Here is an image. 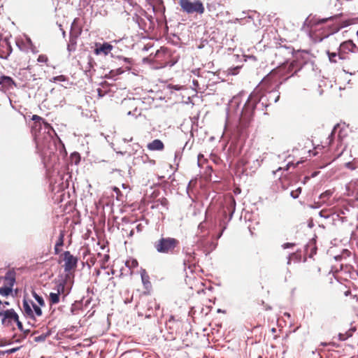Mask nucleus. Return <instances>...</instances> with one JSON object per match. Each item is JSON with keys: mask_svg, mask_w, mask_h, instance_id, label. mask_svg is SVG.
<instances>
[{"mask_svg": "<svg viewBox=\"0 0 358 358\" xmlns=\"http://www.w3.org/2000/svg\"><path fill=\"white\" fill-rule=\"evenodd\" d=\"M357 50H358V48H357Z\"/></svg>", "mask_w": 358, "mask_h": 358, "instance_id": "53", "label": "nucleus"}, {"mask_svg": "<svg viewBox=\"0 0 358 358\" xmlns=\"http://www.w3.org/2000/svg\"><path fill=\"white\" fill-rule=\"evenodd\" d=\"M52 79H53L54 82H57V81L64 82L67 80L66 77L63 75L55 76Z\"/></svg>", "mask_w": 358, "mask_h": 358, "instance_id": "29", "label": "nucleus"}, {"mask_svg": "<svg viewBox=\"0 0 358 358\" xmlns=\"http://www.w3.org/2000/svg\"><path fill=\"white\" fill-rule=\"evenodd\" d=\"M332 19H333V17H327V18L315 20L314 21L313 24L315 26H320V25L323 24L329 21H331Z\"/></svg>", "mask_w": 358, "mask_h": 358, "instance_id": "21", "label": "nucleus"}, {"mask_svg": "<svg viewBox=\"0 0 358 358\" xmlns=\"http://www.w3.org/2000/svg\"><path fill=\"white\" fill-rule=\"evenodd\" d=\"M113 192H115L116 193L117 199L120 200L122 196V194L121 191L119 189V188L117 187H113Z\"/></svg>", "mask_w": 358, "mask_h": 358, "instance_id": "27", "label": "nucleus"}, {"mask_svg": "<svg viewBox=\"0 0 358 358\" xmlns=\"http://www.w3.org/2000/svg\"><path fill=\"white\" fill-rule=\"evenodd\" d=\"M297 70H295L294 73L291 74V76H294L296 73Z\"/></svg>", "mask_w": 358, "mask_h": 358, "instance_id": "44", "label": "nucleus"}, {"mask_svg": "<svg viewBox=\"0 0 358 358\" xmlns=\"http://www.w3.org/2000/svg\"><path fill=\"white\" fill-rule=\"evenodd\" d=\"M290 166H294V167L295 166L292 163H288L287 164L286 168L285 169V170H288L290 168Z\"/></svg>", "mask_w": 358, "mask_h": 358, "instance_id": "36", "label": "nucleus"}, {"mask_svg": "<svg viewBox=\"0 0 358 358\" xmlns=\"http://www.w3.org/2000/svg\"><path fill=\"white\" fill-rule=\"evenodd\" d=\"M328 27L329 28V30L324 34L325 36L332 34L339 30V27L337 25H329Z\"/></svg>", "mask_w": 358, "mask_h": 358, "instance_id": "23", "label": "nucleus"}, {"mask_svg": "<svg viewBox=\"0 0 358 358\" xmlns=\"http://www.w3.org/2000/svg\"><path fill=\"white\" fill-rule=\"evenodd\" d=\"M202 156L203 155H199V157H200V158H202Z\"/></svg>", "mask_w": 358, "mask_h": 358, "instance_id": "51", "label": "nucleus"}, {"mask_svg": "<svg viewBox=\"0 0 358 358\" xmlns=\"http://www.w3.org/2000/svg\"><path fill=\"white\" fill-rule=\"evenodd\" d=\"M238 192H240V189H237L236 191H235V193H237Z\"/></svg>", "mask_w": 358, "mask_h": 358, "instance_id": "47", "label": "nucleus"}, {"mask_svg": "<svg viewBox=\"0 0 358 358\" xmlns=\"http://www.w3.org/2000/svg\"><path fill=\"white\" fill-rule=\"evenodd\" d=\"M227 208L230 211V215L231 216L236 209V201L232 196L227 201Z\"/></svg>", "mask_w": 358, "mask_h": 358, "instance_id": "15", "label": "nucleus"}, {"mask_svg": "<svg viewBox=\"0 0 358 358\" xmlns=\"http://www.w3.org/2000/svg\"><path fill=\"white\" fill-rule=\"evenodd\" d=\"M14 323H16L18 329L20 331H23V325H22V323L19 320V317H17V321H15Z\"/></svg>", "mask_w": 358, "mask_h": 358, "instance_id": "32", "label": "nucleus"}, {"mask_svg": "<svg viewBox=\"0 0 358 358\" xmlns=\"http://www.w3.org/2000/svg\"><path fill=\"white\" fill-rule=\"evenodd\" d=\"M339 336H340V339H341V340H345V338H345V337H344V336H343V335H342V334H340V335H339Z\"/></svg>", "mask_w": 358, "mask_h": 358, "instance_id": "39", "label": "nucleus"}, {"mask_svg": "<svg viewBox=\"0 0 358 358\" xmlns=\"http://www.w3.org/2000/svg\"><path fill=\"white\" fill-rule=\"evenodd\" d=\"M81 31H82V30H81V29H80V28H78V31H77V33H76V35H77V34H80L81 33Z\"/></svg>", "mask_w": 358, "mask_h": 358, "instance_id": "42", "label": "nucleus"}, {"mask_svg": "<svg viewBox=\"0 0 358 358\" xmlns=\"http://www.w3.org/2000/svg\"><path fill=\"white\" fill-rule=\"evenodd\" d=\"M202 156L203 155H199V157H200V158H202Z\"/></svg>", "mask_w": 358, "mask_h": 358, "instance_id": "50", "label": "nucleus"}, {"mask_svg": "<svg viewBox=\"0 0 358 358\" xmlns=\"http://www.w3.org/2000/svg\"><path fill=\"white\" fill-rule=\"evenodd\" d=\"M42 122H34L32 126V131L34 133V139L36 141V149L38 152H43L45 150V143H41L40 139L36 136V131L41 128Z\"/></svg>", "mask_w": 358, "mask_h": 358, "instance_id": "11", "label": "nucleus"}, {"mask_svg": "<svg viewBox=\"0 0 358 358\" xmlns=\"http://www.w3.org/2000/svg\"><path fill=\"white\" fill-rule=\"evenodd\" d=\"M0 280H3L4 285L0 287V295L8 296L13 292L16 281V273L14 269L8 270L4 276H0Z\"/></svg>", "mask_w": 358, "mask_h": 358, "instance_id": "3", "label": "nucleus"}, {"mask_svg": "<svg viewBox=\"0 0 358 358\" xmlns=\"http://www.w3.org/2000/svg\"><path fill=\"white\" fill-rule=\"evenodd\" d=\"M327 55H328L329 59L331 62H332V63L337 62L336 57H338V52H330L329 50H327Z\"/></svg>", "mask_w": 358, "mask_h": 358, "instance_id": "17", "label": "nucleus"}, {"mask_svg": "<svg viewBox=\"0 0 358 358\" xmlns=\"http://www.w3.org/2000/svg\"><path fill=\"white\" fill-rule=\"evenodd\" d=\"M332 194V192L331 190H327L326 192H324V193H322L320 196V197L322 199H324V198H329V196H331Z\"/></svg>", "mask_w": 358, "mask_h": 358, "instance_id": "31", "label": "nucleus"}, {"mask_svg": "<svg viewBox=\"0 0 358 358\" xmlns=\"http://www.w3.org/2000/svg\"><path fill=\"white\" fill-rule=\"evenodd\" d=\"M69 278L65 276V279L59 281L56 286L57 293L59 294L62 297L63 301L65 299L66 296L70 293L71 287L68 286L67 280Z\"/></svg>", "mask_w": 358, "mask_h": 358, "instance_id": "8", "label": "nucleus"}, {"mask_svg": "<svg viewBox=\"0 0 358 358\" xmlns=\"http://www.w3.org/2000/svg\"><path fill=\"white\" fill-rule=\"evenodd\" d=\"M356 45L352 41H347L341 43L338 48V58L340 59H345V55L349 52H355L357 49Z\"/></svg>", "mask_w": 358, "mask_h": 358, "instance_id": "7", "label": "nucleus"}, {"mask_svg": "<svg viewBox=\"0 0 358 358\" xmlns=\"http://www.w3.org/2000/svg\"><path fill=\"white\" fill-rule=\"evenodd\" d=\"M295 64L292 62L290 64H284L282 66H280L274 69H273L264 78L265 80H271L273 78L279 75L280 76H286L294 70Z\"/></svg>", "mask_w": 358, "mask_h": 358, "instance_id": "5", "label": "nucleus"}, {"mask_svg": "<svg viewBox=\"0 0 358 358\" xmlns=\"http://www.w3.org/2000/svg\"><path fill=\"white\" fill-rule=\"evenodd\" d=\"M140 226H141V225H140V224H138V227H137V228H138V230L140 229Z\"/></svg>", "mask_w": 358, "mask_h": 358, "instance_id": "49", "label": "nucleus"}, {"mask_svg": "<svg viewBox=\"0 0 358 358\" xmlns=\"http://www.w3.org/2000/svg\"><path fill=\"white\" fill-rule=\"evenodd\" d=\"M70 159L72 163H74L76 165H78L80 162L81 157L78 152H75L71 155Z\"/></svg>", "mask_w": 358, "mask_h": 358, "instance_id": "19", "label": "nucleus"}, {"mask_svg": "<svg viewBox=\"0 0 358 358\" xmlns=\"http://www.w3.org/2000/svg\"><path fill=\"white\" fill-rule=\"evenodd\" d=\"M122 73H123V71L121 69H118L115 71L114 70L110 71L109 74L110 78H113L117 75L121 74Z\"/></svg>", "mask_w": 358, "mask_h": 358, "instance_id": "28", "label": "nucleus"}, {"mask_svg": "<svg viewBox=\"0 0 358 358\" xmlns=\"http://www.w3.org/2000/svg\"><path fill=\"white\" fill-rule=\"evenodd\" d=\"M16 87V83L12 78L6 76L0 75V90L6 92Z\"/></svg>", "mask_w": 358, "mask_h": 358, "instance_id": "9", "label": "nucleus"}, {"mask_svg": "<svg viewBox=\"0 0 358 358\" xmlns=\"http://www.w3.org/2000/svg\"><path fill=\"white\" fill-rule=\"evenodd\" d=\"M4 306H8L9 305V303L8 301H4L3 303H2Z\"/></svg>", "mask_w": 358, "mask_h": 358, "instance_id": "41", "label": "nucleus"}, {"mask_svg": "<svg viewBox=\"0 0 358 358\" xmlns=\"http://www.w3.org/2000/svg\"><path fill=\"white\" fill-rule=\"evenodd\" d=\"M301 192V187H298L296 189L292 191L290 193V195L294 199H296L299 197Z\"/></svg>", "mask_w": 358, "mask_h": 358, "instance_id": "25", "label": "nucleus"}, {"mask_svg": "<svg viewBox=\"0 0 358 358\" xmlns=\"http://www.w3.org/2000/svg\"><path fill=\"white\" fill-rule=\"evenodd\" d=\"M61 247H57V245H55V254L58 255L61 252Z\"/></svg>", "mask_w": 358, "mask_h": 358, "instance_id": "35", "label": "nucleus"}, {"mask_svg": "<svg viewBox=\"0 0 358 358\" xmlns=\"http://www.w3.org/2000/svg\"><path fill=\"white\" fill-rule=\"evenodd\" d=\"M41 340V338H36V341Z\"/></svg>", "mask_w": 358, "mask_h": 358, "instance_id": "45", "label": "nucleus"}, {"mask_svg": "<svg viewBox=\"0 0 358 358\" xmlns=\"http://www.w3.org/2000/svg\"><path fill=\"white\" fill-rule=\"evenodd\" d=\"M293 246H294V243H286L282 245L283 248H285V249L291 248Z\"/></svg>", "mask_w": 358, "mask_h": 358, "instance_id": "33", "label": "nucleus"}, {"mask_svg": "<svg viewBox=\"0 0 358 358\" xmlns=\"http://www.w3.org/2000/svg\"><path fill=\"white\" fill-rule=\"evenodd\" d=\"M62 256L64 257L63 260L64 262L63 266L64 271L66 273V278H70V275L74 273L77 267L78 259L71 255L69 251H65Z\"/></svg>", "mask_w": 358, "mask_h": 358, "instance_id": "4", "label": "nucleus"}, {"mask_svg": "<svg viewBox=\"0 0 358 358\" xmlns=\"http://www.w3.org/2000/svg\"><path fill=\"white\" fill-rule=\"evenodd\" d=\"M17 350V348H13L9 350L10 352H15Z\"/></svg>", "mask_w": 358, "mask_h": 358, "instance_id": "40", "label": "nucleus"}, {"mask_svg": "<svg viewBox=\"0 0 358 358\" xmlns=\"http://www.w3.org/2000/svg\"><path fill=\"white\" fill-rule=\"evenodd\" d=\"M238 192H240V189H237L236 191H235V193H237Z\"/></svg>", "mask_w": 358, "mask_h": 358, "instance_id": "48", "label": "nucleus"}, {"mask_svg": "<svg viewBox=\"0 0 358 358\" xmlns=\"http://www.w3.org/2000/svg\"><path fill=\"white\" fill-rule=\"evenodd\" d=\"M179 244V241L175 238L161 237L154 243V248L159 253L172 255Z\"/></svg>", "mask_w": 358, "mask_h": 358, "instance_id": "1", "label": "nucleus"}, {"mask_svg": "<svg viewBox=\"0 0 358 358\" xmlns=\"http://www.w3.org/2000/svg\"><path fill=\"white\" fill-rule=\"evenodd\" d=\"M346 166L348 168L350 169H355L353 165L351 163H350V162L346 164Z\"/></svg>", "mask_w": 358, "mask_h": 358, "instance_id": "37", "label": "nucleus"}, {"mask_svg": "<svg viewBox=\"0 0 358 358\" xmlns=\"http://www.w3.org/2000/svg\"><path fill=\"white\" fill-rule=\"evenodd\" d=\"M3 303V302L0 300V306Z\"/></svg>", "mask_w": 358, "mask_h": 358, "instance_id": "52", "label": "nucleus"}, {"mask_svg": "<svg viewBox=\"0 0 358 358\" xmlns=\"http://www.w3.org/2000/svg\"><path fill=\"white\" fill-rule=\"evenodd\" d=\"M18 315L13 309H8L4 311H0V317L1 323L5 327H11L15 321H17Z\"/></svg>", "mask_w": 358, "mask_h": 358, "instance_id": "6", "label": "nucleus"}, {"mask_svg": "<svg viewBox=\"0 0 358 358\" xmlns=\"http://www.w3.org/2000/svg\"><path fill=\"white\" fill-rule=\"evenodd\" d=\"M349 294H350V290H348V291H346V292H345V294L346 296H348Z\"/></svg>", "mask_w": 358, "mask_h": 358, "instance_id": "43", "label": "nucleus"}, {"mask_svg": "<svg viewBox=\"0 0 358 358\" xmlns=\"http://www.w3.org/2000/svg\"><path fill=\"white\" fill-rule=\"evenodd\" d=\"M31 308L34 311V317H40L42 315V310L39 306H37L36 304L34 303L32 301H31Z\"/></svg>", "mask_w": 358, "mask_h": 358, "instance_id": "18", "label": "nucleus"}, {"mask_svg": "<svg viewBox=\"0 0 358 358\" xmlns=\"http://www.w3.org/2000/svg\"><path fill=\"white\" fill-rule=\"evenodd\" d=\"M95 46L96 48L94 49V52L96 55L102 54L104 56H106L111 52L113 48V46L108 43H103V44L96 43Z\"/></svg>", "mask_w": 358, "mask_h": 358, "instance_id": "10", "label": "nucleus"}, {"mask_svg": "<svg viewBox=\"0 0 358 358\" xmlns=\"http://www.w3.org/2000/svg\"><path fill=\"white\" fill-rule=\"evenodd\" d=\"M238 192H240V189H237L236 191H235V193H237Z\"/></svg>", "mask_w": 358, "mask_h": 358, "instance_id": "46", "label": "nucleus"}, {"mask_svg": "<svg viewBox=\"0 0 358 358\" xmlns=\"http://www.w3.org/2000/svg\"><path fill=\"white\" fill-rule=\"evenodd\" d=\"M178 5L180 7V11L188 15L196 13L202 15L205 12V7L201 0H178Z\"/></svg>", "mask_w": 358, "mask_h": 358, "instance_id": "2", "label": "nucleus"}, {"mask_svg": "<svg viewBox=\"0 0 358 358\" xmlns=\"http://www.w3.org/2000/svg\"><path fill=\"white\" fill-rule=\"evenodd\" d=\"M33 296L36 300V301L38 303L40 306H45V301L42 296H40L36 293H33Z\"/></svg>", "mask_w": 358, "mask_h": 358, "instance_id": "24", "label": "nucleus"}, {"mask_svg": "<svg viewBox=\"0 0 358 358\" xmlns=\"http://www.w3.org/2000/svg\"><path fill=\"white\" fill-rule=\"evenodd\" d=\"M31 120H34V122H43V119L37 115H34Z\"/></svg>", "mask_w": 358, "mask_h": 358, "instance_id": "30", "label": "nucleus"}, {"mask_svg": "<svg viewBox=\"0 0 358 358\" xmlns=\"http://www.w3.org/2000/svg\"><path fill=\"white\" fill-rule=\"evenodd\" d=\"M126 266L129 268H136L138 266V262L136 259H132L126 262Z\"/></svg>", "mask_w": 358, "mask_h": 358, "instance_id": "22", "label": "nucleus"}, {"mask_svg": "<svg viewBox=\"0 0 358 358\" xmlns=\"http://www.w3.org/2000/svg\"><path fill=\"white\" fill-rule=\"evenodd\" d=\"M42 123L45 125L46 129H52L51 125L49 123H48L47 122H45V120H43Z\"/></svg>", "mask_w": 358, "mask_h": 358, "instance_id": "34", "label": "nucleus"}, {"mask_svg": "<svg viewBox=\"0 0 358 358\" xmlns=\"http://www.w3.org/2000/svg\"><path fill=\"white\" fill-rule=\"evenodd\" d=\"M76 20H74L73 24H72V27H71V32L74 31L75 29V27H76Z\"/></svg>", "mask_w": 358, "mask_h": 358, "instance_id": "38", "label": "nucleus"}, {"mask_svg": "<svg viewBox=\"0 0 358 358\" xmlns=\"http://www.w3.org/2000/svg\"><path fill=\"white\" fill-rule=\"evenodd\" d=\"M147 148L151 151H162L164 149V145L161 140L155 139L147 145Z\"/></svg>", "mask_w": 358, "mask_h": 358, "instance_id": "13", "label": "nucleus"}, {"mask_svg": "<svg viewBox=\"0 0 358 358\" xmlns=\"http://www.w3.org/2000/svg\"><path fill=\"white\" fill-rule=\"evenodd\" d=\"M60 295L57 292H51L49 296V303L50 305L57 304L60 301Z\"/></svg>", "mask_w": 358, "mask_h": 358, "instance_id": "16", "label": "nucleus"}, {"mask_svg": "<svg viewBox=\"0 0 358 358\" xmlns=\"http://www.w3.org/2000/svg\"><path fill=\"white\" fill-rule=\"evenodd\" d=\"M23 310L24 314L30 317H34V311L31 308V301H27L24 300L23 301Z\"/></svg>", "mask_w": 358, "mask_h": 358, "instance_id": "14", "label": "nucleus"}, {"mask_svg": "<svg viewBox=\"0 0 358 358\" xmlns=\"http://www.w3.org/2000/svg\"><path fill=\"white\" fill-rule=\"evenodd\" d=\"M64 236H65V231H60L59 237L57 238V241L55 243V245L57 247H62L64 245Z\"/></svg>", "mask_w": 358, "mask_h": 358, "instance_id": "20", "label": "nucleus"}, {"mask_svg": "<svg viewBox=\"0 0 358 358\" xmlns=\"http://www.w3.org/2000/svg\"><path fill=\"white\" fill-rule=\"evenodd\" d=\"M37 61L41 63H47L48 57L45 55H40L37 59Z\"/></svg>", "mask_w": 358, "mask_h": 358, "instance_id": "26", "label": "nucleus"}, {"mask_svg": "<svg viewBox=\"0 0 358 358\" xmlns=\"http://www.w3.org/2000/svg\"><path fill=\"white\" fill-rule=\"evenodd\" d=\"M122 103L126 106L134 107V110L132 111L131 110H128L127 111V114L128 115H134L136 117H137L138 115H141V109H138L137 106H135L134 100H131V99L124 100Z\"/></svg>", "mask_w": 358, "mask_h": 358, "instance_id": "12", "label": "nucleus"}]
</instances>
